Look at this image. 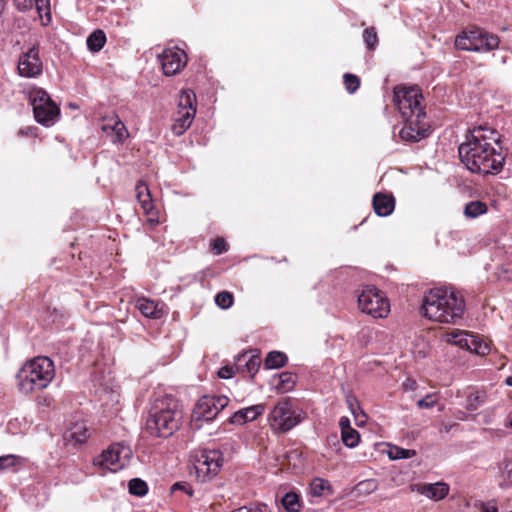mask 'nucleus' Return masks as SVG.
<instances>
[{
  "mask_svg": "<svg viewBox=\"0 0 512 512\" xmlns=\"http://www.w3.org/2000/svg\"><path fill=\"white\" fill-rule=\"evenodd\" d=\"M458 153L461 162L473 173L496 174L502 170L505 160L498 132L482 126L467 134Z\"/></svg>",
  "mask_w": 512,
  "mask_h": 512,
  "instance_id": "1",
  "label": "nucleus"
},
{
  "mask_svg": "<svg viewBox=\"0 0 512 512\" xmlns=\"http://www.w3.org/2000/svg\"><path fill=\"white\" fill-rule=\"evenodd\" d=\"M423 315L438 323L457 324L465 311L463 296L452 288H434L422 301Z\"/></svg>",
  "mask_w": 512,
  "mask_h": 512,
  "instance_id": "2",
  "label": "nucleus"
},
{
  "mask_svg": "<svg viewBox=\"0 0 512 512\" xmlns=\"http://www.w3.org/2000/svg\"><path fill=\"white\" fill-rule=\"evenodd\" d=\"M182 418L179 402L166 395L155 400L149 411L145 430L151 436L167 438L180 428Z\"/></svg>",
  "mask_w": 512,
  "mask_h": 512,
  "instance_id": "3",
  "label": "nucleus"
},
{
  "mask_svg": "<svg viewBox=\"0 0 512 512\" xmlns=\"http://www.w3.org/2000/svg\"><path fill=\"white\" fill-rule=\"evenodd\" d=\"M55 377L53 361L46 356H38L27 361L16 375L17 388L25 395L48 387Z\"/></svg>",
  "mask_w": 512,
  "mask_h": 512,
  "instance_id": "4",
  "label": "nucleus"
},
{
  "mask_svg": "<svg viewBox=\"0 0 512 512\" xmlns=\"http://www.w3.org/2000/svg\"><path fill=\"white\" fill-rule=\"evenodd\" d=\"M500 39L497 35L479 27L463 30L455 38V47L459 50L488 53L498 49Z\"/></svg>",
  "mask_w": 512,
  "mask_h": 512,
  "instance_id": "5",
  "label": "nucleus"
},
{
  "mask_svg": "<svg viewBox=\"0 0 512 512\" xmlns=\"http://www.w3.org/2000/svg\"><path fill=\"white\" fill-rule=\"evenodd\" d=\"M423 96L418 87L397 86L394 88L393 102L403 119L426 116L422 106Z\"/></svg>",
  "mask_w": 512,
  "mask_h": 512,
  "instance_id": "6",
  "label": "nucleus"
},
{
  "mask_svg": "<svg viewBox=\"0 0 512 512\" xmlns=\"http://www.w3.org/2000/svg\"><path fill=\"white\" fill-rule=\"evenodd\" d=\"M35 120L46 127L52 126L60 114L59 107L42 88H34L29 93Z\"/></svg>",
  "mask_w": 512,
  "mask_h": 512,
  "instance_id": "7",
  "label": "nucleus"
},
{
  "mask_svg": "<svg viewBox=\"0 0 512 512\" xmlns=\"http://www.w3.org/2000/svg\"><path fill=\"white\" fill-rule=\"evenodd\" d=\"M195 101L196 96L192 90L181 91L171 127L174 135L181 136L191 126L196 114Z\"/></svg>",
  "mask_w": 512,
  "mask_h": 512,
  "instance_id": "8",
  "label": "nucleus"
},
{
  "mask_svg": "<svg viewBox=\"0 0 512 512\" xmlns=\"http://www.w3.org/2000/svg\"><path fill=\"white\" fill-rule=\"evenodd\" d=\"M358 307L361 312L374 318L386 317L390 311L389 301L379 290L366 286L357 294Z\"/></svg>",
  "mask_w": 512,
  "mask_h": 512,
  "instance_id": "9",
  "label": "nucleus"
},
{
  "mask_svg": "<svg viewBox=\"0 0 512 512\" xmlns=\"http://www.w3.org/2000/svg\"><path fill=\"white\" fill-rule=\"evenodd\" d=\"M301 421V412L292 409L289 398L280 400L269 415L271 428L282 433L291 430Z\"/></svg>",
  "mask_w": 512,
  "mask_h": 512,
  "instance_id": "10",
  "label": "nucleus"
},
{
  "mask_svg": "<svg viewBox=\"0 0 512 512\" xmlns=\"http://www.w3.org/2000/svg\"><path fill=\"white\" fill-rule=\"evenodd\" d=\"M131 457L132 451L128 446L115 443L94 458L93 464L103 470L117 472L128 465Z\"/></svg>",
  "mask_w": 512,
  "mask_h": 512,
  "instance_id": "11",
  "label": "nucleus"
},
{
  "mask_svg": "<svg viewBox=\"0 0 512 512\" xmlns=\"http://www.w3.org/2000/svg\"><path fill=\"white\" fill-rule=\"evenodd\" d=\"M222 465L221 453L217 450H201L195 454L194 469L200 482L210 481Z\"/></svg>",
  "mask_w": 512,
  "mask_h": 512,
  "instance_id": "12",
  "label": "nucleus"
},
{
  "mask_svg": "<svg viewBox=\"0 0 512 512\" xmlns=\"http://www.w3.org/2000/svg\"><path fill=\"white\" fill-rule=\"evenodd\" d=\"M229 403L228 397L224 395H205L196 403L192 411V421H211L220 411H222Z\"/></svg>",
  "mask_w": 512,
  "mask_h": 512,
  "instance_id": "13",
  "label": "nucleus"
},
{
  "mask_svg": "<svg viewBox=\"0 0 512 512\" xmlns=\"http://www.w3.org/2000/svg\"><path fill=\"white\" fill-rule=\"evenodd\" d=\"M17 71L24 78H37L42 75L43 63L37 45L31 47L19 57Z\"/></svg>",
  "mask_w": 512,
  "mask_h": 512,
  "instance_id": "14",
  "label": "nucleus"
},
{
  "mask_svg": "<svg viewBox=\"0 0 512 512\" xmlns=\"http://www.w3.org/2000/svg\"><path fill=\"white\" fill-rule=\"evenodd\" d=\"M158 58L166 76L179 73L187 64L186 53L177 47L164 49Z\"/></svg>",
  "mask_w": 512,
  "mask_h": 512,
  "instance_id": "15",
  "label": "nucleus"
},
{
  "mask_svg": "<svg viewBox=\"0 0 512 512\" xmlns=\"http://www.w3.org/2000/svg\"><path fill=\"white\" fill-rule=\"evenodd\" d=\"M426 116L411 117V119H403L405 126L400 130L399 135L405 141L418 142L427 136L428 125L425 122Z\"/></svg>",
  "mask_w": 512,
  "mask_h": 512,
  "instance_id": "16",
  "label": "nucleus"
},
{
  "mask_svg": "<svg viewBox=\"0 0 512 512\" xmlns=\"http://www.w3.org/2000/svg\"><path fill=\"white\" fill-rule=\"evenodd\" d=\"M261 357L257 350L250 353L245 352L236 357V369L238 373L248 374L253 379L259 371Z\"/></svg>",
  "mask_w": 512,
  "mask_h": 512,
  "instance_id": "17",
  "label": "nucleus"
},
{
  "mask_svg": "<svg viewBox=\"0 0 512 512\" xmlns=\"http://www.w3.org/2000/svg\"><path fill=\"white\" fill-rule=\"evenodd\" d=\"M102 130L111 137L112 142H123L128 136V131L124 123L117 115L104 118Z\"/></svg>",
  "mask_w": 512,
  "mask_h": 512,
  "instance_id": "18",
  "label": "nucleus"
},
{
  "mask_svg": "<svg viewBox=\"0 0 512 512\" xmlns=\"http://www.w3.org/2000/svg\"><path fill=\"white\" fill-rule=\"evenodd\" d=\"M454 343L461 346H466L467 349L474 352L477 355H486L490 351V347L487 343L483 342L478 336L468 335L459 333L455 336Z\"/></svg>",
  "mask_w": 512,
  "mask_h": 512,
  "instance_id": "19",
  "label": "nucleus"
},
{
  "mask_svg": "<svg viewBox=\"0 0 512 512\" xmlns=\"http://www.w3.org/2000/svg\"><path fill=\"white\" fill-rule=\"evenodd\" d=\"M135 306L147 318L159 319L164 315V303L146 297L137 298Z\"/></svg>",
  "mask_w": 512,
  "mask_h": 512,
  "instance_id": "20",
  "label": "nucleus"
},
{
  "mask_svg": "<svg viewBox=\"0 0 512 512\" xmlns=\"http://www.w3.org/2000/svg\"><path fill=\"white\" fill-rule=\"evenodd\" d=\"M373 209L380 217L389 216L395 208V199L392 194L376 193L372 200Z\"/></svg>",
  "mask_w": 512,
  "mask_h": 512,
  "instance_id": "21",
  "label": "nucleus"
},
{
  "mask_svg": "<svg viewBox=\"0 0 512 512\" xmlns=\"http://www.w3.org/2000/svg\"><path fill=\"white\" fill-rule=\"evenodd\" d=\"M264 411V405H253L235 412L233 416L230 417L229 421L232 424L243 425L248 421L255 420L258 416L262 415Z\"/></svg>",
  "mask_w": 512,
  "mask_h": 512,
  "instance_id": "22",
  "label": "nucleus"
},
{
  "mask_svg": "<svg viewBox=\"0 0 512 512\" xmlns=\"http://www.w3.org/2000/svg\"><path fill=\"white\" fill-rule=\"evenodd\" d=\"M417 491L426 497L438 501L444 499L449 493V485L444 482L422 484L417 486Z\"/></svg>",
  "mask_w": 512,
  "mask_h": 512,
  "instance_id": "23",
  "label": "nucleus"
},
{
  "mask_svg": "<svg viewBox=\"0 0 512 512\" xmlns=\"http://www.w3.org/2000/svg\"><path fill=\"white\" fill-rule=\"evenodd\" d=\"M135 192L137 200L144 213L151 217L155 216V208L148 186L143 182H139L135 187ZM150 220H153V218Z\"/></svg>",
  "mask_w": 512,
  "mask_h": 512,
  "instance_id": "24",
  "label": "nucleus"
},
{
  "mask_svg": "<svg viewBox=\"0 0 512 512\" xmlns=\"http://www.w3.org/2000/svg\"><path fill=\"white\" fill-rule=\"evenodd\" d=\"M66 441H73L75 444H82L89 438L88 427L85 422L72 424L65 432Z\"/></svg>",
  "mask_w": 512,
  "mask_h": 512,
  "instance_id": "25",
  "label": "nucleus"
},
{
  "mask_svg": "<svg viewBox=\"0 0 512 512\" xmlns=\"http://www.w3.org/2000/svg\"><path fill=\"white\" fill-rule=\"evenodd\" d=\"M274 387L278 393L291 391L296 384V376L291 372H282L274 377Z\"/></svg>",
  "mask_w": 512,
  "mask_h": 512,
  "instance_id": "26",
  "label": "nucleus"
},
{
  "mask_svg": "<svg viewBox=\"0 0 512 512\" xmlns=\"http://www.w3.org/2000/svg\"><path fill=\"white\" fill-rule=\"evenodd\" d=\"M346 404H347L348 409L354 416L356 424L359 426L364 425L366 423L367 416L364 413V411L361 409L357 398L352 394H348L346 396Z\"/></svg>",
  "mask_w": 512,
  "mask_h": 512,
  "instance_id": "27",
  "label": "nucleus"
},
{
  "mask_svg": "<svg viewBox=\"0 0 512 512\" xmlns=\"http://www.w3.org/2000/svg\"><path fill=\"white\" fill-rule=\"evenodd\" d=\"M287 355L280 351H271L267 354L264 366L266 369H278L286 365Z\"/></svg>",
  "mask_w": 512,
  "mask_h": 512,
  "instance_id": "28",
  "label": "nucleus"
},
{
  "mask_svg": "<svg viewBox=\"0 0 512 512\" xmlns=\"http://www.w3.org/2000/svg\"><path fill=\"white\" fill-rule=\"evenodd\" d=\"M487 204L480 200L470 201L464 207V215L467 218H477L487 213Z\"/></svg>",
  "mask_w": 512,
  "mask_h": 512,
  "instance_id": "29",
  "label": "nucleus"
},
{
  "mask_svg": "<svg viewBox=\"0 0 512 512\" xmlns=\"http://www.w3.org/2000/svg\"><path fill=\"white\" fill-rule=\"evenodd\" d=\"M106 42L105 33L98 29L92 32L87 38V46L90 51L98 52L100 51Z\"/></svg>",
  "mask_w": 512,
  "mask_h": 512,
  "instance_id": "30",
  "label": "nucleus"
},
{
  "mask_svg": "<svg viewBox=\"0 0 512 512\" xmlns=\"http://www.w3.org/2000/svg\"><path fill=\"white\" fill-rule=\"evenodd\" d=\"M281 502L288 512H299L301 509L300 497L295 492L286 493Z\"/></svg>",
  "mask_w": 512,
  "mask_h": 512,
  "instance_id": "31",
  "label": "nucleus"
},
{
  "mask_svg": "<svg viewBox=\"0 0 512 512\" xmlns=\"http://www.w3.org/2000/svg\"><path fill=\"white\" fill-rule=\"evenodd\" d=\"M129 493L138 497L145 496L148 492L147 483L140 478H133L128 483Z\"/></svg>",
  "mask_w": 512,
  "mask_h": 512,
  "instance_id": "32",
  "label": "nucleus"
},
{
  "mask_svg": "<svg viewBox=\"0 0 512 512\" xmlns=\"http://www.w3.org/2000/svg\"><path fill=\"white\" fill-rule=\"evenodd\" d=\"M486 401V393L484 391H476L467 397L466 408L474 411L482 406Z\"/></svg>",
  "mask_w": 512,
  "mask_h": 512,
  "instance_id": "33",
  "label": "nucleus"
},
{
  "mask_svg": "<svg viewBox=\"0 0 512 512\" xmlns=\"http://www.w3.org/2000/svg\"><path fill=\"white\" fill-rule=\"evenodd\" d=\"M387 454L392 460L408 459L416 455L414 450L400 448L398 446H390Z\"/></svg>",
  "mask_w": 512,
  "mask_h": 512,
  "instance_id": "34",
  "label": "nucleus"
},
{
  "mask_svg": "<svg viewBox=\"0 0 512 512\" xmlns=\"http://www.w3.org/2000/svg\"><path fill=\"white\" fill-rule=\"evenodd\" d=\"M14 3L20 11H27L35 5L40 12L44 6L49 4V0H14Z\"/></svg>",
  "mask_w": 512,
  "mask_h": 512,
  "instance_id": "35",
  "label": "nucleus"
},
{
  "mask_svg": "<svg viewBox=\"0 0 512 512\" xmlns=\"http://www.w3.org/2000/svg\"><path fill=\"white\" fill-rule=\"evenodd\" d=\"M341 438L345 446L348 448H354L359 444L360 434L354 428L346 431H342Z\"/></svg>",
  "mask_w": 512,
  "mask_h": 512,
  "instance_id": "36",
  "label": "nucleus"
},
{
  "mask_svg": "<svg viewBox=\"0 0 512 512\" xmlns=\"http://www.w3.org/2000/svg\"><path fill=\"white\" fill-rule=\"evenodd\" d=\"M363 40L369 50H374L379 42L375 27L371 26L363 31Z\"/></svg>",
  "mask_w": 512,
  "mask_h": 512,
  "instance_id": "37",
  "label": "nucleus"
},
{
  "mask_svg": "<svg viewBox=\"0 0 512 512\" xmlns=\"http://www.w3.org/2000/svg\"><path fill=\"white\" fill-rule=\"evenodd\" d=\"M233 294L228 291H222L216 294L215 303L222 309H228L233 305Z\"/></svg>",
  "mask_w": 512,
  "mask_h": 512,
  "instance_id": "38",
  "label": "nucleus"
},
{
  "mask_svg": "<svg viewBox=\"0 0 512 512\" xmlns=\"http://www.w3.org/2000/svg\"><path fill=\"white\" fill-rule=\"evenodd\" d=\"M329 487V482L322 478H315L310 485L312 495L317 497L323 495L324 491L329 489Z\"/></svg>",
  "mask_w": 512,
  "mask_h": 512,
  "instance_id": "39",
  "label": "nucleus"
},
{
  "mask_svg": "<svg viewBox=\"0 0 512 512\" xmlns=\"http://www.w3.org/2000/svg\"><path fill=\"white\" fill-rule=\"evenodd\" d=\"M20 458L16 455L9 454L0 456V472H4L14 468Z\"/></svg>",
  "mask_w": 512,
  "mask_h": 512,
  "instance_id": "40",
  "label": "nucleus"
},
{
  "mask_svg": "<svg viewBox=\"0 0 512 512\" xmlns=\"http://www.w3.org/2000/svg\"><path fill=\"white\" fill-rule=\"evenodd\" d=\"M343 78L345 88L349 93H354L359 88L360 79L358 78V76L347 73L344 75Z\"/></svg>",
  "mask_w": 512,
  "mask_h": 512,
  "instance_id": "41",
  "label": "nucleus"
},
{
  "mask_svg": "<svg viewBox=\"0 0 512 512\" xmlns=\"http://www.w3.org/2000/svg\"><path fill=\"white\" fill-rule=\"evenodd\" d=\"M378 488L377 480L367 479L358 483L357 489L362 493H372Z\"/></svg>",
  "mask_w": 512,
  "mask_h": 512,
  "instance_id": "42",
  "label": "nucleus"
},
{
  "mask_svg": "<svg viewBox=\"0 0 512 512\" xmlns=\"http://www.w3.org/2000/svg\"><path fill=\"white\" fill-rule=\"evenodd\" d=\"M210 246H211V250L216 255H220V254L226 252L228 249V245H227L226 241L220 237L212 240L210 243Z\"/></svg>",
  "mask_w": 512,
  "mask_h": 512,
  "instance_id": "43",
  "label": "nucleus"
},
{
  "mask_svg": "<svg viewBox=\"0 0 512 512\" xmlns=\"http://www.w3.org/2000/svg\"><path fill=\"white\" fill-rule=\"evenodd\" d=\"M176 491H182L187 494L189 497L194 496V491L192 486L187 482H176L171 486V492L174 493Z\"/></svg>",
  "mask_w": 512,
  "mask_h": 512,
  "instance_id": "44",
  "label": "nucleus"
},
{
  "mask_svg": "<svg viewBox=\"0 0 512 512\" xmlns=\"http://www.w3.org/2000/svg\"><path fill=\"white\" fill-rule=\"evenodd\" d=\"M237 372L236 363L234 365H225L221 367L217 374L222 379H230Z\"/></svg>",
  "mask_w": 512,
  "mask_h": 512,
  "instance_id": "45",
  "label": "nucleus"
},
{
  "mask_svg": "<svg viewBox=\"0 0 512 512\" xmlns=\"http://www.w3.org/2000/svg\"><path fill=\"white\" fill-rule=\"evenodd\" d=\"M437 403L435 395L428 394L417 402L419 408H432Z\"/></svg>",
  "mask_w": 512,
  "mask_h": 512,
  "instance_id": "46",
  "label": "nucleus"
},
{
  "mask_svg": "<svg viewBox=\"0 0 512 512\" xmlns=\"http://www.w3.org/2000/svg\"><path fill=\"white\" fill-rule=\"evenodd\" d=\"M339 426L341 428V432L349 430V429L352 428L351 424H350V419L348 417H346V416H343V417L340 418Z\"/></svg>",
  "mask_w": 512,
  "mask_h": 512,
  "instance_id": "47",
  "label": "nucleus"
},
{
  "mask_svg": "<svg viewBox=\"0 0 512 512\" xmlns=\"http://www.w3.org/2000/svg\"><path fill=\"white\" fill-rule=\"evenodd\" d=\"M483 512H498V509L495 505L493 504H486L484 507H483Z\"/></svg>",
  "mask_w": 512,
  "mask_h": 512,
  "instance_id": "48",
  "label": "nucleus"
},
{
  "mask_svg": "<svg viewBox=\"0 0 512 512\" xmlns=\"http://www.w3.org/2000/svg\"><path fill=\"white\" fill-rule=\"evenodd\" d=\"M505 383L508 385V386H512V376H509L506 378L505 380Z\"/></svg>",
  "mask_w": 512,
  "mask_h": 512,
  "instance_id": "49",
  "label": "nucleus"
},
{
  "mask_svg": "<svg viewBox=\"0 0 512 512\" xmlns=\"http://www.w3.org/2000/svg\"><path fill=\"white\" fill-rule=\"evenodd\" d=\"M509 426L512 428V416L509 419Z\"/></svg>",
  "mask_w": 512,
  "mask_h": 512,
  "instance_id": "50",
  "label": "nucleus"
},
{
  "mask_svg": "<svg viewBox=\"0 0 512 512\" xmlns=\"http://www.w3.org/2000/svg\"><path fill=\"white\" fill-rule=\"evenodd\" d=\"M510 512H512V511H510Z\"/></svg>",
  "mask_w": 512,
  "mask_h": 512,
  "instance_id": "51",
  "label": "nucleus"
}]
</instances>
